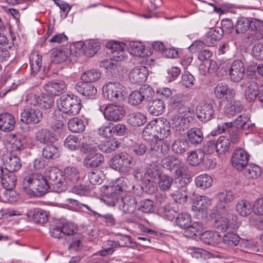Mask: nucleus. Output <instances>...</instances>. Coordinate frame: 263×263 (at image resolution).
I'll return each instance as SVG.
<instances>
[{
  "label": "nucleus",
  "mask_w": 263,
  "mask_h": 263,
  "mask_svg": "<svg viewBox=\"0 0 263 263\" xmlns=\"http://www.w3.org/2000/svg\"><path fill=\"white\" fill-rule=\"evenodd\" d=\"M153 88L148 85H143L138 90L133 91L128 98V102L132 105H138L144 100H148L154 95Z\"/></svg>",
  "instance_id": "nucleus-8"
},
{
  "label": "nucleus",
  "mask_w": 263,
  "mask_h": 263,
  "mask_svg": "<svg viewBox=\"0 0 263 263\" xmlns=\"http://www.w3.org/2000/svg\"><path fill=\"white\" fill-rule=\"evenodd\" d=\"M223 31L222 28H212L208 32L205 39V44L209 46H214L215 43L222 37Z\"/></svg>",
  "instance_id": "nucleus-33"
},
{
  "label": "nucleus",
  "mask_w": 263,
  "mask_h": 263,
  "mask_svg": "<svg viewBox=\"0 0 263 263\" xmlns=\"http://www.w3.org/2000/svg\"><path fill=\"white\" fill-rule=\"evenodd\" d=\"M129 47L131 54L140 57L148 56L147 51L141 42H131L129 44Z\"/></svg>",
  "instance_id": "nucleus-38"
},
{
  "label": "nucleus",
  "mask_w": 263,
  "mask_h": 263,
  "mask_svg": "<svg viewBox=\"0 0 263 263\" xmlns=\"http://www.w3.org/2000/svg\"><path fill=\"white\" fill-rule=\"evenodd\" d=\"M155 126L156 131L158 134V138L160 139L151 144L149 154L152 156L157 158L160 157L161 155L166 154L170 149L169 144L163 139L170 135L171 127L168 123L161 122Z\"/></svg>",
  "instance_id": "nucleus-2"
},
{
  "label": "nucleus",
  "mask_w": 263,
  "mask_h": 263,
  "mask_svg": "<svg viewBox=\"0 0 263 263\" xmlns=\"http://www.w3.org/2000/svg\"><path fill=\"white\" fill-rule=\"evenodd\" d=\"M200 239L203 243L213 246L219 244L222 240V237L218 233L210 231L203 232Z\"/></svg>",
  "instance_id": "nucleus-30"
},
{
  "label": "nucleus",
  "mask_w": 263,
  "mask_h": 263,
  "mask_svg": "<svg viewBox=\"0 0 263 263\" xmlns=\"http://www.w3.org/2000/svg\"><path fill=\"white\" fill-rule=\"evenodd\" d=\"M0 181L4 188L7 190H11L15 186L16 177L13 173L6 171Z\"/></svg>",
  "instance_id": "nucleus-36"
},
{
  "label": "nucleus",
  "mask_w": 263,
  "mask_h": 263,
  "mask_svg": "<svg viewBox=\"0 0 263 263\" xmlns=\"http://www.w3.org/2000/svg\"><path fill=\"white\" fill-rule=\"evenodd\" d=\"M158 178V184L159 189L163 191L170 190L173 183V178L167 175L161 174Z\"/></svg>",
  "instance_id": "nucleus-56"
},
{
  "label": "nucleus",
  "mask_w": 263,
  "mask_h": 263,
  "mask_svg": "<svg viewBox=\"0 0 263 263\" xmlns=\"http://www.w3.org/2000/svg\"><path fill=\"white\" fill-rule=\"evenodd\" d=\"M261 168L254 164L249 165L246 170L245 175L249 179H256L261 174Z\"/></svg>",
  "instance_id": "nucleus-62"
},
{
  "label": "nucleus",
  "mask_w": 263,
  "mask_h": 263,
  "mask_svg": "<svg viewBox=\"0 0 263 263\" xmlns=\"http://www.w3.org/2000/svg\"><path fill=\"white\" fill-rule=\"evenodd\" d=\"M192 222V218L187 213H181L178 214L176 217V224L181 229H185Z\"/></svg>",
  "instance_id": "nucleus-57"
},
{
  "label": "nucleus",
  "mask_w": 263,
  "mask_h": 263,
  "mask_svg": "<svg viewBox=\"0 0 263 263\" xmlns=\"http://www.w3.org/2000/svg\"><path fill=\"white\" fill-rule=\"evenodd\" d=\"M85 43L83 42H78L69 46L70 56L79 57L84 54Z\"/></svg>",
  "instance_id": "nucleus-60"
},
{
  "label": "nucleus",
  "mask_w": 263,
  "mask_h": 263,
  "mask_svg": "<svg viewBox=\"0 0 263 263\" xmlns=\"http://www.w3.org/2000/svg\"><path fill=\"white\" fill-rule=\"evenodd\" d=\"M191 98L187 95L178 93L174 95L169 103V109L172 114L190 112L188 103Z\"/></svg>",
  "instance_id": "nucleus-7"
},
{
  "label": "nucleus",
  "mask_w": 263,
  "mask_h": 263,
  "mask_svg": "<svg viewBox=\"0 0 263 263\" xmlns=\"http://www.w3.org/2000/svg\"><path fill=\"white\" fill-rule=\"evenodd\" d=\"M138 210L143 213H150L154 211V202L149 199H144L139 203Z\"/></svg>",
  "instance_id": "nucleus-64"
},
{
  "label": "nucleus",
  "mask_w": 263,
  "mask_h": 263,
  "mask_svg": "<svg viewBox=\"0 0 263 263\" xmlns=\"http://www.w3.org/2000/svg\"><path fill=\"white\" fill-rule=\"evenodd\" d=\"M67 189H68L69 192H72L78 195H83L86 193L89 192L92 189V186L90 185H76L71 187L69 184L67 185Z\"/></svg>",
  "instance_id": "nucleus-61"
},
{
  "label": "nucleus",
  "mask_w": 263,
  "mask_h": 263,
  "mask_svg": "<svg viewBox=\"0 0 263 263\" xmlns=\"http://www.w3.org/2000/svg\"><path fill=\"white\" fill-rule=\"evenodd\" d=\"M214 112V102L206 103L199 107L197 117L201 121L205 122L213 118Z\"/></svg>",
  "instance_id": "nucleus-19"
},
{
  "label": "nucleus",
  "mask_w": 263,
  "mask_h": 263,
  "mask_svg": "<svg viewBox=\"0 0 263 263\" xmlns=\"http://www.w3.org/2000/svg\"><path fill=\"white\" fill-rule=\"evenodd\" d=\"M120 142L115 138L103 141L99 144L100 151L104 153H110L115 151L119 146Z\"/></svg>",
  "instance_id": "nucleus-37"
},
{
  "label": "nucleus",
  "mask_w": 263,
  "mask_h": 263,
  "mask_svg": "<svg viewBox=\"0 0 263 263\" xmlns=\"http://www.w3.org/2000/svg\"><path fill=\"white\" fill-rule=\"evenodd\" d=\"M240 237L236 233L228 232L222 238V242L229 246L234 247L237 246L239 242Z\"/></svg>",
  "instance_id": "nucleus-59"
},
{
  "label": "nucleus",
  "mask_w": 263,
  "mask_h": 263,
  "mask_svg": "<svg viewBox=\"0 0 263 263\" xmlns=\"http://www.w3.org/2000/svg\"><path fill=\"white\" fill-rule=\"evenodd\" d=\"M250 18L240 17L238 18L235 25L237 33H243L247 31L251 26Z\"/></svg>",
  "instance_id": "nucleus-44"
},
{
  "label": "nucleus",
  "mask_w": 263,
  "mask_h": 263,
  "mask_svg": "<svg viewBox=\"0 0 263 263\" xmlns=\"http://www.w3.org/2000/svg\"><path fill=\"white\" fill-rule=\"evenodd\" d=\"M212 183V178L207 174H202L195 178L196 186L202 189L211 187Z\"/></svg>",
  "instance_id": "nucleus-54"
},
{
  "label": "nucleus",
  "mask_w": 263,
  "mask_h": 263,
  "mask_svg": "<svg viewBox=\"0 0 263 263\" xmlns=\"http://www.w3.org/2000/svg\"><path fill=\"white\" fill-rule=\"evenodd\" d=\"M6 171L13 173L18 171L21 166L22 163L19 157L15 155L2 156V157Z\"/></svg>",
  "instance_id": "nucleus-23"
},
{
  "label": "nucleus",
  "mask_w": 263,
  "mask_h": 263,
  "mask_svg": "<svg viewBox=\"0 0 263 263\" xmlns=\"http://www.w3.org/2000/svg\"><path fill=\"white\" fill-rule=\"evenodd\" d=\"M258 94V87L254 81L248 83L247 87L245 91V97L249 101H252L256 98Z\"/></svg>",
  "instance_id": "nucleus-46"
},
{
  "label": "nucleus",
  "mask_w": 263,
  "mask_h": 263,
  "mask_svg": "<svg viewBox=\"0 0 263 263\" xmlns=\"http://www.w3.org/2000/svg\"><path fill=\"white\" fill-rule=\"evenodd\" d=\"M65 88L66 85L64 82H50L44 86V89L46 93L54 96H59L64 93Z\"/></svg>",
  "instance_id": "nucleus-29"
},
{
  "label": "nucleus",
  "mask_w": 263,
  "mask_h": 263,
  "mask_svg": "<svg viewBox=\"0 0 263 263\" xmlns=\"http://www.w3.org/2000/svg\"><path fill=\"white\" fill-rule=\"evenodd\" d=\"M180 162V160L173 155L167 156L162 160L163 167L171 172L175 170Z\"/></svg>",
  "instance_id": "nucleus-50"
},
{
  "label": "nucleus",
  "mask_w": 263,
  "mask_h": 263,
  "mask_svg": "<svg viewBox=\"0 0 263 263\" xmlns=\"http://www.w3.org/2000/svg\"><path fill=\"white\" fill-rule=\"evenodd\" d=\"M56 227L50 230L52 237L60 239L65 237L66 234L63 229L65 224L64 219H61L56 221Z\"/></svg>",
  "instance_id": "nucleus-47"
},
{
  "label": "nucleus",
  "mask_w": 263,
  "mask_h": 263,
  "mask_svg": "<svg viewBox=\"0 0 263 263\" xmlns=\"http://www.w3.org/2000/svg\"><path fill=\"white\" fill-rule=\"evenodd\" d=\"M189 148V144L186 139L177 138L172 143V149L177 154L182 155L186 153Z\"/></svg>",
  "instance_id": "nucleus-34"
},
{
  "label": "nucleus",
  "mask_w": 263,
  "mask_h": 263,
  "mask_svg": "<svg viewBox=\"0 0 263 263\" xmlns=\"http://www.w3.org/2000/svg\"><path fill=\"white\" fill-rule=\"evenodd\" d=\"M245 67L240 60H235L229 69L230 79L234 82H239L244 77Z\"/></svg>",
  "instance_id": "nucleus-17"
},
{
  "label": "nucleus",
  "mask_w": 263,
  "mask_h": 263,
  "mask_svg": "<svg viewBox=\"0 0 263 263\" xmlns=\"http://www.w3.org/2000/svg\"><path fill=\"white\" fill-rule=\"evenodd\" d=\"M251 205L249 201L242 199L236 204L235 209L236 212L241 216L246 217L251 212Z\"/></svg>",
  "instance_id": "nucleus-43"
},
{
  "label": "nucleus",
  "mask_w": 263,
  "mask_h": 263,
  "mask_svg": "<svg viewBox=\"0 0 263 263\" xmlns=\"http://www.w3.org/2000/svg\"><path fill=\"white\" fill-rule=\"evenodd\" d=\"M214 95L215 98L227 101L232 100L236 96V91L230 87L225 82L218 83L214 88Z\"/></svg>",
  "instance_id": "nucleus-14"
},
{
  "label": "nucleus",
  "mask_w": 263,
  "mask_h": 263,
  "mask_svg": "<svg viewBox=\"0 0 263 263\" xmlns=\"http://www.w3.org/2000/svg\"><path fill=\"white\" fill-rule=\"evenodd\" d=\"M42 118V114L38 109L25 110L21 115V121L26 124H37Z\"/></svg>",
  "instance_id": "nucleus-18"
},
{
  "label": "nucleus",
  "mask_w": 263,
  "mask_h": 263,
  "mask_svg": "<svg viewBox=\"0 0 263 263\" xmlns=\"http://www.w3.org/2000/svg\"><path fill=\"white\" fill-rule=\"evenodd\" d=\"M216 211L220 216L213 223L214 228L221 231H226L229 229H237L241 224L236 215L231 213L225 205L219 204L216 207Z\"/></svg>",
  "instance_id": "nucleus-3"
},
{
  "label": "nucleus",
  "mask_w": 263,
  "mask_h": 263,
  "mask_svg": "<svg viewBox=\"0 0 263 263\" xmlns=\"http://www.w3.org/2000/svg\"><path fill=\"white\" fill-rule=\"evenodd\" d=\"M99 109L103 112L106 120L112 122L120 121L125 113L122 106L116 104H109L103 110L100 106Z\"/></svg>",
  "instance_id": "nucleus-11"
},
{
  "label": "nucleus",
  "mask_w": 263,
  "mask_h": 263,
  "mask_svg": "<svg viewBox=\"0 0 263 263\" xmlns=\"http://www.w3.org/2000/svg\"><path fill=\"white\" fill-rule=\"evenodd\" d=\"M126 181V179L121 178L118 179L116 185L107 187L108 192L104 198V202L107 205L114 206L116 204L119 199V195L125 190L124 187L121 185V183Z\"/></svg>",
  "instance_id": "nucleus-10"
},
{
  "label": "nucleus",
  "mask_w": 263,
  "mask_h": 263,
  "mask_svg": "<svg viewBox=\"0 0 263 263\" xmlns=\"http://www.w3.org/2000/svg\"><path fill=\"white\" fill-rule=\"evenodd\" d=\"M81 107V100L80 98L74 95H67V115H77Z\"/></svg>",
  "instance_id": "nucleus-21"
},
{
  "label": "nucleus",
  "mask_w": 263,
  "mask_h": 263,
  "mask_svg": "<svg viewBox=\"0 0 263 263\" xmlns=\"http://www.w3.org/2000/svg\"><path fill=\"white\" fill-rule=\"evenodd\" d=\"M185 230V235L189 237H193L195 236L197 233H199L202 229V226L201 223L194 222L189 224Z\"/></svg>",
  "instance_id": "nucleus-58"
},
{
  "label": "nucleus",
  "mask_w": 263,
  "mask_h": 263,
  "mask_svg": "<svg viewBox=\"0 0 263 263\" xmlns=\"http://www.w3.org/2000/svg\"><path fill=\"white\" fill-rule=\"evenodd\" d=\"M186 184V182L183 181L181 183L182 187L171 194V196L176 202L183 203L187 201V195L185 188L184 187Z\"/></svg>",
  "instance_id": "nucleus-40"
},
{
  "label": "nucleus",
  "mask_w": 263,
  "mask_h": 263,
  "mask_svg": "<svg viewBox=\"0 0 263 263\" xmlns=\"http://www.w3.org/2000/svg\"><path fill=\"white\" fill-rule=\"evenodd\" d=\"M100 48V43L96 40H90L85 43L84 54L87 57L93 56Z\"/></svg>",
  "instance_id": "nucleus-48"
},
{
  "label": "nucleus",
  "mask_w": 263,
  "mask_h": 263,
  "mask_svg": "<svg viewBox=\"0 0 263 263\" xmlns=\"http://www.w3.org/2000/svg\"><path fill=\"white\" fill-rule=\"evenodd\" d=\"M217 198L219 202L216 208L219 204L224 205L223 203L227 204L232 202L235 199V195L230 191H223L218 194Z\"/></svg>",
  "instance_id": "nucleus-55"
},
{
  "label": "nucleus",
  "mask_w": 263,
  "mask_h": 263,
  "mask_svg": "<svg viewBox=\"0 0 263 263\" xmlns=\"http://www.w3.org/2000/svg\"><path fill=\"white\" fill-rule=\"evenodd\" d=\"M192 120L190 112L174 114L172 115L170 123L173 129L181 132L189 127Z\"/></svg>",
  "instance_id": "nucleus-9"
},
{
  "label": "nucleus",
  "mask_w": 263,
  "mask_h": 263,
  "mask_svg": "<svg viewBox=\"0 0 263 263\" xmlns=\"http://www.w3.org/2000/svg\"><path fill=\"white\" fill-rule=\"evenodd\" d=\"M249 158L250 155L246 150L242 148H237L232 155L231 163L234 168L241 171L247 166Z\"/></svg>",
  "instance_id": "nucleus-13"
},
{
  "label": "nucleus",
  "mask_w": 263,
  "mask_h": 263,
  "mask_svg": "<svg viewBox=\"0 0 263 263\" xmlns=\"http://www.w3.org/2000/svg\"><path fill=\"white\" fill-rule=\"evenodd\" d=\"M50 187L47 178L43 175L33 173L24 177L22 187L24 192L30 196H42L45 194Z\"/></svg>",
  "instance_id": "nucleus-1"
},
{
  "label": "nucleus",
  "mask_w": 263,
  "mask_h": 263,
  "mask_svg": "<svg viewBox=\"0 0 263 263\" xmlns=\"http://www.w3.org/2000/svg\"><path fill=\"white\" fill-rule=\"evenodd\" d=\"M35 138L37 142L43 144H52L56 140L55 135L46 128L37 130L35 133Z\"/></svg>",
  "instance_id": "nucleus-25"
},
{
  "label": "nucleus",
  "mask_w": 263,
  "mask_h": 263,
  "mask_svg": "<svg viewBox=\"0 0 263 263\" xmlns=\"http://www.w3.org/2000/svg\"><path fill=\"white\" fill-rule=\"evenodd\" d=\"M85 127L84 121L77 117L71 119L68 123L69 129L73 133H82L84 131Z\"/></svg>",
  "instance_id": "nucleus-39"
},
{
  "label": "nucleus",
  "mask_w": 263,
  "mask_h": 263,
  "mask_svg": "<svg viewBox=\"0 0 263 263\" xmlns=\"http://www.w3.org/2000/svg\"><path fill=\"white\" fill-rule=\"evenodd\" d=\"M211 204L210 199L205 196H199L196 197L193 202L194 208L198 211L205 210Z\"/></svg>",
  "instance_id": "nucleus-42"
},
{
  "label": "nucleus",
  "mask_w": 263,
  "mask_h": 263,
  "mask_svg": "<svg viewBox=\"0 0 263 263\" xmlns=\"http://www.w3.org/2000/svg\"><path fill=\"white\" fill-rule=\"evenodd\" d=\"M155 126H153L151 125H147L143 130L142 137L144 140L151 142V143L148 145L149 147L152 143L158 141L155 139L156 136L155 134ZM149 150L150 149H149Z\"/></svg>",
  "instance_id": "nucleus-53"
},
{
  "label": "nucleus",
  "mask_w": 263,
  "mask_h": 263,
  "mask_svg": "<svg viewBox=\"0 0 263 263\" xmlns=\"http://www.w3.org/2000/svg\"><path fill=\"white\" fill-rule=\"evenodd\" d=\"M106 46L111 50L109 54L111 60L121 61L125 58L124 50L126 48V45L124 43L110 41L106 44Z\"/></svg>",
  "instance_id": "nucleus-15"
},
{
  "label": "nucleus",
  "mask_w": 263,
  "mask_h": 263,
  "mask_svg": "<svg viewBox=\"0 0 263 263\" xmlns=\"http://www.w3.org/2000/svg\"><path fill=\"white\" fill-rule=\"evenodd\" d=\"M103 97L110 101L117 102L123 100L126 95V88L119 82H108L102 87Z\"/></svg>",
  "instance_id": "nucleus-5"
},
{
  "label": "nucleus",
  "mask_w": 263,
  "mask_h": 263,
  "mask_svg": "<svg viewBox=\"0 0 263 263\" xmlns=\"http://www.w3.org/2000/svg\"><path fill=\"white\" fill-rule=\"evenodd\" d=\"M136 161L125 153H120L112 157L109 161L111 168L122 173H128L134 167Z\"/></svg>",
  "instance_id": "nucleus-4"
},
{
  "label": "nucleus",
  "mask_w": 263,
  "mask_h": 263,
  "mask_svg": "<svg viewBox=\"0 0 263 263\" xmlns=\"http://www.w3.org/2000/svg\"><path fill=\"white\" fill-rule=\"evenodd\" d=\"M14 117L9 113H3L0 115V130L8 132L13 129L15 126Z\"/></svg>",
  "instance_id": "nucleus-27"
},
{
  "label": "nucleus",
  "mask_w": 263,
  "mask_h": 263,
  "mask_svg": "<svg viewBox=\"0 0 263 263\" xmlns=\"http://www.w3.org/2000/svg\"><path fill=\"white\" fill-rule=\"evenodd\" d=\"M228 104L224 107V114L228 117L235 116L236 113L239 112L243 109V106L238 100H235V98L231 101H227Z\"/></svg>",
  "instance_id": "nucleus-32"
},
{
  "label": "nucleus",
  "mask_w": 263,
  "mask_h": 263,
  "mask_svg": "<svg viewBox=\"0 0 263 263\" xmlns=\"http://www.w3.org/2000/svg\"><path fill=\"white\" fill-rule=\"evenodd\" d=\"M46 178H48L49 180L53 182V185L55 192L60 193L64 191L61 187L65 180V178L59 170L57 168H51L46 172Z\"/></svg>",
  "instance_id": "nucleus-16"
},
{
  "label": "nucleus",
  "mask_w": 263,
  "mask_h": 263,
  "mask_svg": "<svg viewBox=\"0 0 263 263\" xmlns=\"http://www.w3.org/2000/svg\"><path fill=\"white\" fill-rule=\"evenodd\" d=\"M101 77V73L97 69H92L83 72L81 80L84 83H89L97 81Z\"/></svg>",
  "instance_id": "nucleus-45"
},
{
  "label": "nucleus",
  "mask_w": 263,
  "mask_h": 263,
  "mask_svg": "<svg viewBox=\"0 0 263 263\" xmlns=\"http://www.w3.org/2000/svg\"><path fill=\"white\" fill-rule=\"evenodd\" d=\"M57 109L54 111L56 122L53 124L51 128L55 132H59L64 127V122L66 116V98L61 97L57 101Z\"/></svg>",
  "instance_id": "nucleus-12"
},
{
  "label": "nucleus",
  "mask_w": 263,
  "mask_h": 263,
  "mask_svg": "<svg viewBox=\"0 0 263 263\" xmlns=\"http://www.w3.org/2000/svg\"><path fill=\"white\" fill-rule=\"evenodd\" d=\"M148 76V70L145 66L135 67L129 74V80L133 83L144 82Z\"/></svg>",
  "instance_id": "nucleus-22"
},
{
  "label": "nucleus",
  "mask_w": 263,
  "mask_h": 263,
  "mask_svg": "<svg viewBox=\"0 0 263 263\" xmlns=\"http://www.w3.org/2000/svg\"><path fill=\"white\" fill-rule=\"evenodd\" d=\"M146 172L147 177H149L154 179L158 178L161 175L160 166L155 162L149 164L146 168Z\"/></svg>",
  "instance_id": "nucleus-63"
},
{
  "label": "nucleus",
  "mask_w": 263,
  "mask_h": 263,
  "mask_svg": "<svg viewBox=\"0 0 263 263\" xmlns=\"http://www.w3.org/2000/svg\"><path fill=\"white\" fill-rule=\"evenodd\" d=\"M204 153L198 149L192 152L187 157L189 163L193 166H197L203 162L204 159Z\"/></svg>",
  "instance_id": "nucleus-41"
},
{
  "label": "nucleus",
  "mask_w": 263,
  "mask_h": 263,
  "mask_svg": "<svg viewBox=\"0 0 263 263\" xmlns=\"http://www.w3.org/2000/svg\"><path fill=\"white\" fill-rule=\"evenodd\" d=\"M54 102L52 96L43 92L41 96L34 95L31 97V104L33 105H39L45 109L50 108Z\"/></svg>",
  "instance_id": "nucleus-20"
},
{
  "label": "nucleus",
  "mask_w": 263,
  "mask_h": 263,
  "mask_svg": "<svg viewBox=\"0 0 263 263\" xmlns=\"http://www.w3.org/2000/svg\"><path fill=\"white\" fill-rule=\"evenodd\" d=\"M165 109L164 102L160 99H155L150 102L148 105V112L154 116H159L162 114Z\"/></svg>",
  "instance_id": "nucleus-35"
},
{
  "label": "nucleus",
  "mask_w": 263,
  "mask_h": 263,
  "mask_svg": "<svg viewBox=\"0 0 263 263\" xmlns=\"http://www.w3.org/2000/svg\"><path fill=\"white\" fill-rule=\"evenodd\" d=\"M187 141L188 143L195 146L200 144L203 139V135L199 128L193 127L186 132Z\"/></svg>",
  "instance_id": "nucleus-28"
},
{
  "label": "nucleus",
  "mask_w": 263,
  "mask_h": 263,
  "mask_svg": "<svg viewBox=\"0 0 263 263\" xmlns=\"http://www.w3.org/2000/svg\"><path fill=\"white\" fill-rule=\"evenodd\" d=\"M146 122L145 116L140 112L130 114L128 118V123L133 126H140Z\"/></svg>",
  "instance_id": "nucleus-51"
},
{
  "label": "nucleus",
  "mask_w": 263,
  "mask_h": 263,
  "mask_svg": "<svg viewBox=\"0 0 263 263\" xmlns=\"http://www.w3.org/2000/svg\"><path fill=\"white\" fill-rule=\"evenodd\" d=\"M229 140L223 136H220L215 144L216 152L219 154H224L228 151L230 147Z\"/></svg>",
  "instance_id": "nucleus-49"
},
{
  "label": "nucleus",
  "mask_w": 263,
  "mask_h": 263,
  "mask_svg": "<svg viewBox=\"0 0 263 263\" xmlns=\"http://www.w3.org/2000/svg\"><path fill=\"white\" fill-rule=\"evenodd\" d=\"M76 89L83 96L92 99L95 98L97 94V88L88 83H82L81 84H77Z\"/></svg>",
  "instance_id": "nucleus-31"
},
{
  "label": "nucleus",
  "mask_w": 263,
  "mask_h": 263,
  "mask_svg": "<svg viewBox=\"0 0 263 263\" xmlns=\"http://www.w3.org/2000/svg\"><path fill=\"white\" fill-rule=\"evenodd\" d=\"M137 201L130 195H125L122 197L119 203V209L125 213H133L136 209Z\"/></svg>",
  "instance_id": "nucleus-24"
},
{
  "label": "nucleus",
  "mask_w": 263,
  "mask_h": 263,
  "mask_svg": "<svg viewBox=\"0 0 263 263\" xmlns=\"http://www.w3.org/2000/svg\"><path fill=\"white\" fill-rule=\"evenodd\" d=\"M44 147L42 151L43 156L46 159H55L60 156V151L57 146L52 144Z\"/></svg>",
  "instance_id": "nucleus-52"
},
{
  "label": "nucleus",
  "mask_w": 263,
  "mask_h": 263,
  "mask_svg": "<svg viewBox=\"0 0 263 263\" xmlns=\"http://www.w3.org/2000/svg\"><path fill=\"white\" fill-rule=\"evenodd\" d=\"M81 151L87 154L83 160V165L87 168L97 167L104 162V156L89 144H83Z\"/></svg>",
  "instance_id": "nucleus-6"
},
{
  "label": "nucleus",
  "mask_w": 263,
  "mask_h": 263,
  "mask_svg": "<svg viewBox=\"0 0 263 263\" xmlns=\"http://www.w3.org/2000/svg\"><path fill=\"white\" fill-rule=\"evenodd\" d=\"M251 26L250 28L252 33L248 38H251L252 41L259 40L263 38L261 31L263 30V21L256 18H250Z\"/></svg>",
  "instance_id": "nucleus-26"
}]
</instances>
